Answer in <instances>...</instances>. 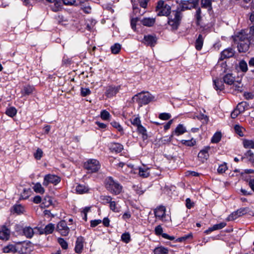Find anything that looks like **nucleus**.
<instances>
[{"instance_id": "nucleus-9", "label": "nucleus", "mask_w": 254, "mask_h": 254, "mask_svg": "<svg viewBox=\"0 0 254 254\" xmlns=\"http://www.w3.org/2000/svg\"><path fill=\"white\" fill-rule=\"evenodd\" d=\"M248 208H241L237 210L232 212L227 218L228 221H233L236 219L240 216H241L248 212Z\"/></svg>"}, {"instance_id": "nucleus-41", "label": "nucleus", "mask_w": 254, "mask_h": 254, "mask_svg": "<svg viewBox=\"0 0 254 254\" xmlns=\"http://www.w3.org/2000/svg\"><path fill=\"white\" fill-rule=\"evenodd\" d=\"M31 190L30 189H24L21 194L20 198L23 199H27L31 194Z\"/></svg>"}, {"instance_id": "nucleus-25", "label": "nucleus", "mask_w": 254, "mask_h": 254, "mask_svg": "<svg viewBox=\"0 0 254 254\" xmlns=\"http://www.w3.org/2000/svg\"><path fill=\"white\" fill-rule=\"evenodd\" d=\"M187 131L186 127L182 124H179L176 128L175 130L172 132L175 134L179 136L185 133Z\"/></svg>"}, {"instance_id": "nucleus-45", "label": "nucleus", "mask_w": 254, "mask_h": 254, "mask_svg": "<svg viewBox=\"0 0 254 254\" xmlns=\"http://www.w3.org/2000/svg\"><path fill=\"white\" fill-rule=\"evenodd\" d=\"M58 242L60 245L63 249L66 250L68 248V244L64 240V239L62 238H59L58 239Z\"/></svg>"}, {"instance_id": "nucleus-51", "label": "nucleus", "mask_w": 254, "mask_h": 254, "mask_svg": "<svg viewBox=\"0 0 254 254\" xmlns=\"http://www.w3.org/2000/svg\"><path fill=\"white\" fill-rule=\"evenodd\" d=\"M43 151L40 148H38L36 152L34 154L35 158L37 160H40L43 156Z\"/></svg>"}, {"instance_id": "nucleus-13", "label": "nucleus", "mask_w": 254, "mask_h": 254, "mask_svg": "<svg viewBox=\"0 0 254 254\" xmlns=\"http://www.w3.org/2000/svg\"><path fill=\"white\" fill-rule=\"evenodd\" d=\"M234 41L235 43L250 42V39L248 38V35L244 31H242L234 36Z\"/></svg>"}, {"instance_id": "nucleus-21", "label": "nucleus", "mask_w": 254, "mask_h": 254, "mask_svg": "<svg viewBox=\"0 0 254 254\" xmlns=\"http://www.w3.org/2000/svg\"><path fill=\"white\" fill-rule=\"evenodd\" d=\"M226 226V223L225 222H221L219 224H215L212 227L209 228L207 230L205 231V233L208 234L213 231L221 229Z\"/></svg>"}, {"instance_id": "nucleus-53", "label": "nucleus", "mask_w": 254, "mask_h": 254, "mask_svg": "<svg viewBox=\"0 0 254 254\" xmlns=\"http://www.w3.org/2000/svg\"><path fill=\"white\" fill-rule=\"evenodd\" d=\"M227 170V167L226 163L221 164L219 166L217 169V172L219 174H222L225 172Z\"/></svg>"}, {"instance_id": "nucleus-17", "label": "nucleus", "mask_w": 254, "mask_h": 254, "mask_svg": "<svg viewBox=\"0 0 254 254\" xmlns=\"http://www.w3.org/2000/svg\"><path fill=\"white\" fill-rule=\"evenodd\" d=\"M145 44L153 47L156 43L157 38L155 36L152 35H146L144 37Z\"/></svg>"}, {"instance_id": "nucleus-12", "label": "nucleus", "mask_w": 254, "mask_h": 254, "mask_svg": "<svg viewBox=\"0 0 254 254\" xmlns=\"http://www.w3.org/2000/svg\"><path fill=\"white\" fill-rule=\"evenodd\" d=\"M235 54L234 50L231 48L223 50L220 54L219 60L222 61L225 59H228L232 57Z\"/></svg>"}, {"instance_id": "nucleus-3", "label": "nucleus", "mask_w": 254, "mask_h": 254, "mask_svg": "<svg viewBox=\"0 0 254 254\" xmlns=\"http://www.w3.org/2000/svg\"><path fill=\"white\" fill-rule=\"evenodd\" d=\"M154 97L149 92H142L135 95L132 97L133 101L140 105H146L153 100Z\"/></svg>"}, {"instance_id": "nucleus-7", "label": "nucleus", "mask_w": 254, "mask_h": 254, "mask_svg": "<svg viewBox=\"0 0 254 254\" xmlns=\"http://www.w3.org/2000/svg\"><path fill=\"white\" fill-rule=\"evenodd\" d=\"M60 181L61 178L55 175L48 174L44 177L43 185L46 187L48 186L50 183L56 185Z\"/></svg>"}, {"instance_id": "nucleus-24", "label": "nucleus", "mask_w": 254, "mask_h": 254, "mask_svg": "<svg viewBox=\"0 0 254 254\" xmlns=\"http://www.w3.org/2000/svg\"><path fill=\"white\" fill-rule=\"evenodd\" d=\"M155 22V18L150 17H145L141 20V23L145 26H152Z\"/></svg>"}, {"instance_id": "nucleus-23", "label": "nucleus", "mask_w": 254, "mask_h": 254, "mask_svg": "<svg viewBox=\"0 0 254 254\" xmlns=\"http://www.w3.org/2000/svg\"><path fill=\"white\" fill-rule=\"evenodd\" d=\"M123 148V145L119 143H111L110 146V150L117 153L121 152Z\"/></svg>"}, {"instance_id": "nucleus-31", "label": "nucleus", "mask_w": 254, "mask_h": 254, "mask_svg": "<svg viewBox=\"0 0 254 254\" xmlns=\"http://www.w3.org/2000/svg\"><path fill=\"white\" fill-rule=\"evenodd\" d=\"M154 254H168L169 250L168 248L162 246L156 247L153 251Z\"/></svg>"}, {"instance_id": "nucleus-52", "label": "nucleus", "mask_w": 254, "mask_h": 254, "mask_svg": "<svg viewBox=\"0 0 254 254\" xmlns=\"http://www.w3.org/2000/svg\"><path fill=\"white\" fill-rule=\"evenodd\" d=\"M130 122L132 125L136 127L141 125V121L138 117L132 118L131 119Z\"/></svg>"}, {"instance_id": "nucleus-62", "label": "nucleus", "mask_w": 254, "mask_h": 254, "mask_svg": "<svg viewBox=\"0 0 254 254\" xmlns=\"http://www.w3.org/2000/svg\"><path fill=\"white\" fill-rule=\"evenodd\" d=\"M241 114V112L236 108L231 113V116L232 118L235 119L238 117V116Z\"/></svg>"}, {"instance_id": "nucleus-27", "label": "nucleus", "mask_w": 254, "mask_h": 254, "mask_svg": "<svg viewBox=\"0 0 254 254\" xmlns=\"http://www.w3.org/2000/svg\"><path fill=\"white\" fill-rule=\"evenodd\" d=\"M137 131L139 134L142 135V138L143 140L147 139L148 135L146 128L143 127L141 124L137 127Z\"/></svg>"}, {"instance_id": "nucleus-11", "label": "nucleus", "mask_w": 254, "mask_h": 254, "mask_svg": "<svg viewBox=\"0 0 254 254\" xmlns=\"http://www.w3.org/2000/svg\"><path fill=\"white\" fill-rule=\"evenodd\" d=\"M226 84L232 85V88L240 92L243 90V84L241 83V80H227Z\"/></svg>"}, {"instance_id": "nucleus-4", "label": "nucleus", "mask_w": 254, "mask_h": 254, "mask_svg": "<svg viewBox=\"0 0 254 254\" xmlns=\"http://www.w3.org/2000/svg\"><path fill=\"white\" fill-rule=\"evenodd\" d=\"M84 167L89 173H94L99 171L101 165L97 160L90 159L84 163Z\"/></svg>"}, {"instance_id": "nucleus-61", "label": "nucleus", "mask_w": 254, "mask_h": 254, "mask_svg": "<svg viewBox=\"0 0 254 254\" xmlns=\"http://www.w3.org/2000/svg\"><path fill=\"white\" fill-rule=\"evenodd\" d=\"M14 210L17 213H22L24 211V208L21 205H16L14 207Z\"/></svg>"}, {"instance_id": "nucleus-20", "label": "nucleus", "mask_w": 254, "mask_h": 254, "mask_svg": "<svg viewBox=\"0 0 254 254\" xmlns=\"http://www.w3.org/2000/svg\"><path fill=\"white\" fill-rule=\"evenodd\" d=\"M236 43L238 45V50L240 52H246L247 51L249 48V45L251 44L250 42L247 41L237 42Z\"/></svg>"}, {"instance_id": "nucleus-44", "label": "nucleus", "mask_w": 254, "mask_h": 254, "mask_svg": "<svg viewBox=\"0 0 254 254\" xmlns=\"http://www.w3.org/2000/svg\"><path fill=\"white\" fill-rule=\"evenodd\" d=\"M221 138V133L220 132H216L211 138V142L218 143L220 141Z\"/></svg>"}, {"instance_id": "nucleus-2", "label": "nucleus", "mask_w": 254, "mask_h": 254, "mask_svg": "<svg viewBox=\"0 0 254 254\" xmlns=\"http://www.w3.org/2000/svg\"><path fill=\"white\" fill-rule=\"evenodd\" d=\"M182 13L179 10L173 11L168 17V24L172 30H177L181 23Z\"/></svg>"}, {"instance_id": "nucleus-10", "label": "nucleus", "mask_w": 254, "mask_h": 254, "mask_svg": "<svg viewBox=\"0 0 254 254\" xmlns=\"http://www.w3.org/2000/svg\"><path fill=\"white\" fill-rule=\"evenodd\" d=\"M154 214L156 217L164 221L166 217V208L164 206H160L154 210Z\"/></svg>"}, {"instance_id": "nucleus-28", "label": "nucleus", "mask_w": 254, "mask_h": 254, "mask_svg": "<svg viewBox=\"0 0 254 254\" xmlns=\"http://www.w3.org/2000/svg\"><path fill=\"white\" fill-rule=\"evenodd\" d=\"M34 90V87L33 86L29 85H26L23 87L21 91L23 95H29L32 94Z\"/></svg>"}, {"instance_id": "nucleus-50", "label": "nucleus", "mask_w": 254, "mask_h": 254, "mask_svg": "<svg viewBox=\"0 0 254 254\" xmlns=\"http://www.w3.org/2000/svg\"><path fill=\"white\" fill-rule=\"evenodd\" d=\"M239 67L242 71L246 72L248 70L247 63L244 61H241L239 63Z\"/></svg>"}, {"instance_id": "nucleus-55", "label": "nucleus", "mask_w": 254, "mask_h": 254, "mask_svg": "<svg viewBox=\"0 0 254 254\" xmlns=\"http://www.w3.org/2000/svg\"><path fill=\"white\" fill-rule=\"evenodd\" d=\"M171 117V115L169 113H161L159 115V118L162 120H169Z\"/></svg>"}, {"instance_id": "nucleus-38", "label": "nucleus", "mask_w": 254, "mask_h": 254, "mask_svg": "<svg viewBox=\"0 0 254 254\" xmlns=\"http://www.w3.org/2000/svg\"><path fill=\"white\" fill-rule=\"evenodd\" d=\"M121 49V45L119 43H115L111 47V50L112 54H118Z\"/></svg>"}, {"instance_id": "nucleus-59", "label": "nucleus", "mask_w": 254, "mask_h": 254, "mask_svg": "<svg viewBox=\"0 0 254 254\" xmlns=\"http://www.w3.org/2000/svg\"><path fill=\"white\" fill-rule=\"evenodd\" d=\"M192 237V235L191 234H189L188 235H185L184 236L181 237L180 238H178L176 240L177 242H182L183 241H186V240L188 239L189 238Z\"/></svg>"}, {"instance_id": "nucleus-29", "label": "nucleus", "mask_w": 254, "mask_h": 254, "mask_svg": "<svg viewBox=\"0 0 254 254\" xmlns=\"http://www.w3.org/2000/svg\"><path fill=\"white\" fill-rule=\"evenodd\" d=\"M76 191L79 194H82L84 193L87 192L89 190L88 187L84 185L79 184L76 187Z\"/></svg>"}, {"instance_id": "nucleus-19", "label": "nucleus", "mask_w": 254, "mask_h": 254, "mask_svg": "<svg viewBox=\"0 0 254 254\" xmlns=\"http://www.w3.org/2000/svg\"><path fill=\"white\" fill-rule=\"evenodd\" d=\"M120 88V86H109L106 90V94L108 97L113 96L119 91Z\"/></svg>"}, {"instance_id": "nucleus-34", "label": "nucleus", "mask_w": 254, "mask_h": 254, "mask_svg": "<svg viewBox=\"0 0 254 254\" xmlns=\"http://www.w3.org/2000/svg\"><path fill=\"white\" fill-rule=\"evenodd\" d=\"M248 107L249 104L246 102H242L238 104L236 108L242 113L248 109Z\"/></svg>"}, {"instance_id": "nucleus-18", "label": "nucleus", "mask_w": 254, "mask_h": 254, "mask_svg": "<svg viewBox=\"0 0 254 254\" xmlns=\"http://www.w3.org/2000/svg\"><path fill=\"white\" fill-rule=\"evenodd\" d=\"M210 147H205L204 149L200 150L198 154V157L202 162L206 160L209 157L208 151L210 150Z\"/></svg>"}, {"instance_id": "nucleus-56", "label": "nucleus", "mask_w": 254, "mask_h": 254, "mask_svg": "<svg viewBox=\"0 0 254 254\" xmlns=\"http://www.w3.org/2000/svg\"><path fill=\"white\" fill-rule=\"evenodd\" d=\"M91 93V91L89 88H81V95L83 97H85Z\"/></svg>"}, {"instance_id": "nucleus-42", "label": "nucleus", "mask_w": 254, "mask_h": 254, "mask_svg": "<svg viewBox=\"0 0 254 254\" xmlns=\"http://www.w3.org/2000/svg\"><path fill=\"white\" fill-rule=\"evenodd\" d=\"M111 125L115 128L117 129V130L121 133V134H124V129L120 124L116 121H112L111 123Z\"/></svg>"}, {"instance_id": "nucleus-35", "label": "nucleus", "mask_w": 254, "mask_h": 254, "mask_svg": "<svg viewBox=\"0 0 254 254\" xmlns=\"http://www.w3.org/2000/svg\"><path fill=\"white\" fill-rule=\"evenodd\" d=\"M3 252L5 253H15L16 252V247L13 245H8L3 248Z\"/></svg>"}, {"instance_id": "nucleus-14", "label": "nucleus", "mask_w": 254, "mask_h": 254, "mask_svg": "<svg viewBox=\"0 0 254 254\" xmlns=\"http://www.w3.org/2000/svg\"><path fill=\"white\" fill-rule=\"evenodd\" d=\"M84 239L82 237H78L75 242L74 250L76 253L81 254L83 249Z\"/></svg>"}, {"instance_id": "nucleus-39", "label": "nucleus", "mask_w": 254, "mask_h": 254, "mask_svg": "<svg viewBox=\"0 0 254 254\" xmlns=\"http://www.w3.org/2000/svg\"><path fill=\"white\" fill-rule=\"evenodd\" d=\"M111 116L109 112L106 110H104L101 112L100 117L103 120L108 121L110 120Z\"/></svg>"}, {"instance_id": "nucleus-33", "label": "nucleus", "mask_w": 254, "mask_h": 254, "mask_svg": "<svg viewBox=\"0 0 254 254\" xmlns=\"http://www.w3.org/2000/svg\"><path fill=\"white\" fill-rule=\"evenodd\" d=\"M212 0H201V7L207 8L208 11L212 9L211 2Z\"/></svg>"}, {"instance_id": "nucleus-48", "label": "nucleus", "mask_w": 254, "mask_h": 254, "mask_svg": "<svg viewBox=\"0 0 254 254\" xmlns=\"http://www.w3.org/2000/svg\"><path fill=\"white\" fill-rule=\"evenodd\" d=\"M244 146L246 148H254V140H246L244 141Z\"/></svg>"}, {"instance_id": "nucleus-8", "label": "nucleus", "mask_w": 254, "mask_h": 254, "mask_svg": "<svg viewBox=\"0 0 254 254\" xmlns=\"http://www.w3.org/2000/svg\"><path fill=\"white\" fill-rule=\"evenodd\" d=\"M57 231L63 236H66L69 232V228L64 220H62L58 223L57 226Z\"/></svg>"}, {"instance_id": "nucleus-30", "label": "nucleus", "mask_w": 254, "mask_h": 254, "mask_svg": "<svg viewBox=\"0 0 254 254\" xmlns=\"http://www.w3.org/2000/svg\"><path fill=\"white\" fill-rule=\"evenodd\" d=\"M52 204V199L49 196H46L43 200L41 203V207H48Z\"/></svg>"}, {"instance_id": "nucleus-6", "label": "nucleus", "mask_w": 254, "mask_h": 254, "mask_svg": "<svg viewBox=\"0 0 254 254\" xmlns=\"http://www.w3.org/2000/svg\"><path fill=\"white\" fill-rule=\"evenodd\" d=\"M199 0H181L179 4L181 10L190 9L195 7L198 4Z\"/></svg>"}, {"instance_id": "nucleus-54", "label": "nucleus", "mask_w": 254, "mask_h": 254, "mask_svg": "<svg viewBox=\"0 0 254 254\" xmlns=\"http://www.w3.org/2000/svg\"><path fill=\"white\" fill-rule=\"evenodd\" d=\"M110 208L115 212H119V208L116 206V203L115 201H111L110 203Z\"/></svg>"}, {"instance_id": "nucleus-57", "label": "nucleus", "mask_w": 254, "mask_h": 254, "mask_svg": "<svg viewBox=\"0 0 254 254\" xmlns=\"http://www.w3.org/2000/svg\"><path fill=\"white\" fill-rule=\"evenodd\" d=\"M242 128L239 125H236L234 127V129L235 132L239 134L240 136H243L244 135L242 132Z\"/></svg>"}, {"instance_id": "nucleus-40", "label": "nucleus", "mask_w": 254, "mask_h": 254, "mask_svg": "<svg viewBox=\"0 0 254 254\" xmlns=\"http://www.w3.org/2000/svg\"><path fill=\"white\" fill-rule=\"evenodd\" d=\"M55 229V226L52 223H50L44 229V232L46 234H50L53 233Z\"/></svg>"}, {"instance_id": "nucleus-15", "label": "nucleus", "mask_w": 254, "mask_h": 254, "mask_svg": "<svg viewBox=\"0 0 254 254\" xmlns=\"http://www.w3.org/2000/svg\"><path fill=\"white\" fill-rule=\"evenodd\" d=\"M10 235V231L5 226L0 227V240H7Z\"/></svg>"}, {"instance_id": "nucleus-5", "label": "nucleus", "mask_w": 254, "mask_h": 254, "mask_svg": "<svg viewBox=\"0 0 254 254\" xmlns=\"http://www.w3.org/2000/svg\"><path fill=\"white\" fill-rule=\"evenodd\" d=\"M156 10L158 16H168L171 13V7L165 3L163 0L158 2Z\"/></svg>"}, {"instance_id": "nucleus-36", "label": "nucleus", "mask_w": 254, "mask_h": 254, "mask_svg": "<svg viewBox=\"0 0 254 254\" xmlns=\"http://www.w3.org/2000/svg\"><path fill=\"white\" fill-rule=\"evenodd\" d=\"M181 142L183 145L189 147L193 146L196 144V140L193 138L189 140L183 139Z\"/></svg>"}, {"instance_id": "nucleus-22", "label": "nucleus", "mask_w": 254, "mask_h": 254, "mask_svg": "<svg viewBox=\"0 0 254 254\" xmlns=\"http://www.w3.org/2000/svg\"><path fill=\"white\" fill-rule=\"evenodd\" d=\"M227 80H213L214 89L217 91H222L224 89V83L226 84Z\"/></svg>"}, {"instance_id": "nucleus-43", "label": "nucleus", "mask_w": 254, "mask_h": 254, "mask_svg": "<svg viewBox=\"0 0 254 254\" xmlns=\"http://www.w3.org/2000/svg\"><path fill=\"white\" fill-rule=\"evenodd\" d=\"M121 240L125 243H128L130 241V236L128 232L123 233L121 236Z\"/></svg>"}, {"instance_id": "nucleus-58", "label": "nucleus", "mask_w": 254, "mask_h": 254, "mask_svg": "<svg viewBox=\"0 0 254 254\" xmlns=\"http://www.w3.org/2000/svg\"><path fill=\"white\" fill-rule=\"evenodd\" d=\"M62 3L65 5H77L78 3L75 0H62Z\"/></svg>"}, {"instance_id": "nucleus-26", "label": "nucleus", "mask_w": 254, "mask_h": 254, "mask_svg": "<svg viewBox=\"0 0 254 254\" xmlns=\"http://www.w3.org/2000/svg\"><path fill=\"white\" fill-rule=\"evenodd\" d=\"M204 39L201 34H199L195 42V48L197 51L201 50L203 45Z\"/></svg>"}, {"instance_id": "nucleus-32", "label": "nucleus", "mask_w": 254, "mask_h": 254, "mask_svg": "<svg viewBox=\"0 0 254 254\" xmlns=\"http://www.w3.org/2000/svg\"><path fill=\"white\" fill-rule=\"evenodd\" d=\"M23 233L27 238H31L34 235L33 230L30 227H25L24 228Z\"/></svg>"}, {"instance_id": "nucleus-63", "label": "nucleus", "mask_w": 254, "mask_h": 254, "mask_svg": "<svg viewBox=\"0 0 254 254\" xmlns=\"http://www.w3.org/2000/svg\"><path fill=\"white\" fill-rule=\"evenodd\" d=\"M186 205L187 208L190 209L194 205V203L191 201L190 198H188L186 200Z\"/></svg>"}, {"instance_id": "nucleus-1", "label": "nucleus", "mask_w": 254, "mask_h": 254, "mask_svg": "<svg viewBox=\"0 0 254 254\" xmlns=\"http://www.w3.org/2000/svg\"><path fill=\"white\" fill-rule=\"evenodd\" d=\"M106 189L112 194L118 195L121 193L123 190V186L112 177H108L105 181Z\"/></svg>"}, {"instance_id": "nucleus-47", "label": "nucleus", "mask_w": 254, "mask_h": 254, "mask_svg": "<svg viewBox=\"0 0 254 254\" xmlns=\"http://www.w3.org/2000/svg\"><path fill=\"white\" fill-rule=\"evenodd\" d=\"M139 175L140 176L144 178L147 177L149 175L148 169L140 168L139 169Z\"/></svg>"}, {"instance_id": "nucleus-64", "label": "nucleus", "mask_w": 254, "mask_h": 254, "mask_svg": "<svg viewBox=\"0 0 254 254\" xmlns=\"http://www.w3.org/2000/svg\"><path fill=\"white\" fill-rule=\"evenodd\" d=\"M100 219L91 220L90 222V226L92 227H95L101 223Z\"/></svg>"}, {"instance_id": "nucleus-60", "label": "nucleus", "mask_w": 254, "mask_h": 254, "mask_svg": "<svg viewBox=\"0 0 254 254\" xmlns=\"http://www.w3.org/2000/svg\"><path fill=\"white\" fill-rule=\"evenodd\" d=\"M155 233L157 235H161L163 234V228L161 225L157 226L155 228Z\"/></svg>"}, {"instance_id": "nucleus-37", "label": "nucleus", "mask_w": 254, "mask_h": 254, "mask_svg": "<svg viewBox=\"0 0 254 254\" xmlns=\"http://www.w3.org/2000/svg\"><path fill=\"white\" fill-rule=\"evenodd\" d=\"M33 190L36 193L43 194L45 192V189L40 183H37L33 187Z\"/></svg>"}, {"instance_id": "nucleus-49", "label": "nucleus", "mask_w": 254, "mask_h": 254, "mask_svg": "<svg viewBox=\"0 0 254 254\" xmlns=\"http://www.w3.org/2000/svg\"><path fill=\"white\" fill-rule=\"evenodd\" d=\"M100 199L104 204L110 203L112 200V197L109 195H102L100 197Z\"/></svg>"}, {"instance_id": "nucleus-16", "label": "nucleus", "mask_w": 254, "mask_h": 254, "mask_svg": "<svg viewBox=\"0 0 254 254\" xmlns=\"http://www.w3.org/2000/svg\"><path fill=\"white\" fill-rule=\"evenodd\" d=\"M47 1L53 4L51 5V8L54 11L60 10L62 7V0H46Z\"/></svg>"}, {"instance_id": "nucleus-46", "label": "nucleus", "mask_w": 254, "mask_h": 254, "mask_svg": "<svg viewBox=\"0 0 254 254\" xmlns=\"http://www.w3.org/2000/svg\"><path fill=\"white\" fill-rule=\"evenodd\" d=\"M17 113V111L14 107H10L9 108L7 109L5 111V113L9 117H13Z\"/></svg>"}]
</instances>
